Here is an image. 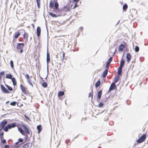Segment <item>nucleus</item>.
<instances>
[{"mask_svg": "<svg viewBox=\"0 0 148 148\" xmlns=\"http://www.w3.org/2000/svg\"><path fill=\"white\" fill-rule=\"evenodd\" d=\"M36 2L38 8H40V0H36Z\"/></svg>", "mask_w": 148, "mask_h": 148, "instance_id": "29", "label": "nucleus"}, {"mask_svg": "<svg viewBox=\"0 0 148 148\" xmlns=\"http://www.w3.org/2000/svg\"><path fill=\"white\" fill-rule=\"evenodd\" d=\"M79 0H73V3L71 4V6L73 5H74V6L73 8V9H74L77 6V3L78 2Z\"/></svg>", "mask_w": 148, "mask_h": 148, "instance_id": "13", "label": "nucleus"}, {"mask_svg": "<svg viewBox=\"0 0 148 148\" xmlns=\"http://www.w3.org/2000/svg\"><path fill=\"white\" fill-rule=\"evenodd\" d=\"M19 131L23 135H25V133L24 131H23L21 128L18 127V128Z\"/></svg>", "mask_w": 148, "mask_h": 148, "instance_id": "27", "label": "nucleus"}, {"mask_svg": "<svg viewBox=\"0 0 148 148\" xmlns=\"http://www.w3.org/2000/svg\"><path fill=\"white\" fill-rule=\"evenodd\" d=\"M116 85L115 84V83L113 82L112 83L110 86L109 91H111L116 89Z\"/></svg>", "mask_w": 148, "mask_h": 148, "instance_id": "9", "label": "nucleus"}, {"mask_svg": "<svg viewBox=\"0 0 148 148\" xmlns=\"http://www.w3.org/2000/svg\"><path fill=\"white\" fill-rule=\"evenodd\" d=\"M64 94V92L63 91H59L58 93V96L60 97L63 96Z\"/></svg>", "mask_w": 148, "mask_h": 148, "instance_id": "22", "label": "nucleus"}, {"mask_svg": "<svg viewBox=\"0 0 148 148\" xmlns=\"http://www.w3.org/2000/svg\"><path fill=\"white\" fill-rule=\"evenodd\" d=\"M16 126V125L14 123H12L10 125L8 124L3 129V130L6 132H7L8 131L9 129H11L12 128H14Z\"/></svg>", "mask_w": 148, "mask_h": 148, "instance_id": "2", "label": "nucleus"}, {"mask_svg": "<svg viewBox=\"0 0 148 148\" xmlns=\"http://www.w3.org/2000/svg\"><path fill=\"white\" fill-rule=\"evenodd\" d=\"M123 43V44H121L119 47L118 50L119 51H123L124 48L127 45L126 43L125 42H124Z\"/></svg>", "mask_w": 148, "mask_h": 148, "instance_id": "6", "label": "nucleus"}, {"mask_svg": "<svg viewBox=\"0 0 148 148\" xmlns=\"http://www.w3.org/2000/svg\"><path fill=\"white\" fill-rule=\"evenodd\" d=\"M1 140V142L3 143V144H5L6 143V141L5 139H2Z\"/></svg>", "mask_w": 148, "mask_h": 148, "instance_id": "44", "label": "nucleus"}, {"mask_svg": "<svg viewBox=\"0 0 148 148\" xmlns=\"http://www.w3.org/2000/svg\"><path fill=\"white\" fill-rule=\"evenodd\" d=\"M131 57V55L130 53H128L127 54L126 58L127 59V61L128 63H129L130 62V61Z\"/></svg>", "mask_w": 148, "mask_h": 148, "instance_id": "15", "label": "nucleus"}, {"mask_svg": "<svg viewBox=\"0 0 148 148\" xmlns=\"http://www.w3.org/2000/svg\"><path fill=\"white\" fill-rule=\"evenodd\" d=\"M23 142V140L21 138H19L18 140V142L16 143V144H18L19 142Z\"/></svg>", "mask_w": 148, "mask_h": 148, "instance_id": "39", "label": "nucleus"}, {"mask_svg": "<svg viewBox=\"0 0 148 148\" xmlns=\"http://www.w3.org/2000/svg\"><path fill=\"white\" fill-rule=\"evenodd\" d=\"M49 14L52 17L54 18H56L57 17V16L55 14H53V13L51 12H49Z\"/></svg>", "mask_w": 148, "mask_h": 148, "instance_id": "31", "label": "nucleus"}, {"mask_svg": "<svg viewBox=\"0 0 148 148\" xmlns=\"http://www.w3.org/2000/svg\"><path fill=\"white\" fill-rule=\"evenodd\" d=\"M3 135V132H2L0 133V139L1 140H2V139H4Z\"/></svg>", "mask_w": 148, "mask_h": 148, "instance_id": "34", "label": "nucleus"}, {"mask_svg": "<svg viewBox=\"0 0 148 148\" xmlns=\"http://www.w3.org/2000/svg\"><path fill=\"white\" fill-rule=\"evenodd\" d=\"M146 138V134H144L137 140V142L138 143H141L143 142L145 140Z\"/></svg>", "mask_w": 148, "mask_h": 148, "instance_id": "3", "label": "nucleus"}, {"mask_svg": "<svg viewBox=\"0 0 148 148\" xmlns=\"http://www.w3.org/2000/svg\"><path fill=\"white\" fill-rule=\"evenodd\" d=\"M4 148H9V146L8 145H5L4 147Z\"/></svg>", "mask_w": 148, "mask_h": 148, "instance_id": "46", "label": "nucleus"}, {"mask_svg": "<svg viewBox=\"0 0 148 148\" xmlns=\"http://www.w3.org/2000/svg\"><path fill=\"white\" fill-rule=\"evenodd\" d=\"M58 3L57 2L55 3L54 4V7L56 10H58Z\"/></svg>", "mask_w": 148, "mask_h": 148, "instance_id": "26", "label": "nucleus"}, {"mask_svg": "<svg viewBox=\"0 0 148 148\" xmlns=\"http://www.w3.org/2000/svg\"><path fill=\"white\" fill-rule=\"evenodd\" d=\"M54 5V2L52 0L50 1L49 4V7L50 8H53Z\"/></svg>", "mask_w": 148, "mask_h": 148, "instance_id": "28", "label": "nucleus"}, {"mask_svg": "<svg viewBox=\"0 0 148 148\" xmlns=\"http://www.w3.org/2000/svg\"><path fill=\"white\" fill-rule=\"evenodd\" d=\"M37 129L38 130V133L39 134L42 130V126L41 125H38L37 127Z\"/></svg>", "mask_w": 148, "mask_h": 148, "instance_id": "17", "label": "nucleus"}, {"mask_svg": "<svg viewBox=\"0 0 148 148\" xmlns=\"http://www.w3.org/2000/svg\"><path fill=\"white\" fill-rule=\"evenodd\" d=\"M122 68L119 67L118 68L117 72L118 75L120 76L121 74L122 71Z\"/></svg>", "mask_w": 148, "mask_h": 148, "instance_id": "21", "label": "nucleus"}, {"mask_svg": "<svg viewBox=\"0 0 148 148\" xmlns=\"http://www.w3.org/2000/svg\"><path fill=\"white\" fill-rule=\"evenodd\" d=\"M9 102V101H8L6 102V103H8Z\"/></svg>", "mask_w": 148, "mask_h": 148, "instance_id": "51", "label": "nucleus"}, {"mask_svg": "<svg viewBox=\"0 0 148 148\" xmlns=\"http://www.w3.org/2000/svg\"><path fill=\"white\" fill-rule=\"evenodd\" d=\"M31 146L32 145L30 143H27L23 145V148H31Z\"/></svg>", "mask_w": 148, "mask_h": 148, "instance_id": "16", "label": "nucleus"}, {"mask_svg": "<svg viewBox=\"0 0 148 148\" xmlns=\"http://www.w3.org/2000/svg\"><path fill=\"white\" fill-rule=\"evenodd\" d=\"M20 87L23 93L25 94H27L28 90L27 88L21 84H20Z\"/></svg>", "mask_w": 148, "mask_h": 148, "instance_id": "7", "label": "nucleus"}, {"mask_svg": "<svg viewBox=\"0 0 148 148\" xmlns=\"http://www.w3.org/2000/svg\"><path fill=\"white\" fill-rule=\"evenodd\" d=\"M112 60V58L110 57L109 59V60H108L107 63H108V64H110V62H111Z\"/></svg>", "mask_w": 148, "mask_h": 148, "instance_id": "40", "label": "nucleus"}, {"mask_svg": "<svg viewBox=\"0 0 148 148\" xmlns=\"http://www.w3.org/2000/svg\"><path fill=\"white\" fill-rule=\"evenodd\" d=\"M5 74V72L4 71H2L0 73V75H3Z\"/></svg>", "mask_w": 148, "mask_h": 148, "instance_id": "47", "label": "nucleus"}, {"mask_svg": "<svg viewBox=\"0 0 148 148\" xmlns=\"http://www.w3.org/2000/svg\"><path fill=\"white\" fill-rule=\"evenodd\" d=\"M102 94V90H100L97 93V97L99 99H100Z\"/></svg>", "mask_w": 148, "mask_h": 148, "instance_id": "18", "label": "nucleus"}, {"mask_svg": "<svg viewBox=\"0 0 148 148\" xmlns=\"http://www.w3.org/2000/svg\"><path fill=\"white\" fill-rule=\"evenodd\" d=\"M54 12H56V10H54Z\"/></svg>", "mask_w": 148, "mask_h": 148, "instance_id": "53", "label": "nucleus"}, {"mask_svg": "<svg viewBox=\"0 0 148 148\" xmlns=\"http://www.w3.org/2000/svg\"><path fill=\"white\" fill-rule=\"evenodd\" d=\"M62 54H63V58L62 59V61H63L64 59V58H65V53L64 52H63L62 53Z\"/></svg>", "mask_w": 148, "mask_h": 148, "instance_id": "42", "label": "nucleus"}, {"mask_svg": "<svg viewBox=\"0 0 148 148\" xmlns=\"http://www.w3.org/2000/svg\"><path fill=\"white\" fill-rule=\"evenodd\" d=\"M124 62H125L124 60L123 59H122L121 61L119 67L123 68V66L124 64Z\"/></svg>", "mask_w": 148, "mask_h": 148, "instance_id": "25", "label": "nucleus"}, {"mask_svg": "<svg viewBox=\"0 0 148 148\" xmlns=\"http://www.w3.org/2000/svg\"><path fill=\"white\" fill-rule=\"evenodd\" d=\"M35 79H36V78H35V77H34V79H35Z\"/></svg>", "mask_w": 148, "mask_h": 148, "instance_id": "54", "label": "nucleus"}, {"mask_svg": "<svg viewBox=\"0 0 148 148\" xmlns=\"http://www.w3.org/2000/svg\"><path fill=\"white\" fill-rule=\"evenodd\" d=\"M119 78V75H118L116 76L114 78V82L113 83H115L117 82L118 81Z\"/></svg>", "mask_w": 148, "mask_h": 148, "instance_id": "24", "label": "nucleus"}, {"mask_svg": "<svg viewBox=\"0 0 148 148\" xmlns=\"http://www.w3.org/2000/svg\"><path fill=\"white\" fill-rule=\"evenodd\" d=\"M11 80L13 83V85L14 86H15L17 84V82L15 78L14 77H13Z\"/></svg>", "mask_w": 148, "mask_h": 148, "instance_id": "23", "label": "nucleus"}, {"mask_svg": "<svg viewBox=\"0 0 148 148\" xmlns=\"http://www.w3.org/2000/svg\"><path fill=\"white\" fill-rule=\"evenodd\" d=\"M25 77L27 79V82L30 85L32 86H33V83L35 84V83L33 82H32L31 77H32V76L30 77L28 74H26L25 76Z\"/></svg>", "mask_w": 148, "mask_h": 148, "instance_id": "4", "label": "nucleus"}, {"mask_svg": "<svg viewBox=\"0 0 148 148\" xmlns=\"http://www.w3.org/2000/svg\"><path fill=\"white\" fill-rule=\"evenodd\" d=\"M17 106L19 107H21L22 106H23V104L21 103H20L18 102L17 103Z\"/></svg>", "mask_w": 148, "mask_h": 148, "instance_id": "41", "label": "nucleus"}, {"mask_svg": "<svg viewBox=\"0 0 148 148\" xmlns=\"http://www.w3.org/2000/svg\"><path fill=\"white\" fill-rule=\"evenodd\" d=\"M42 86L44 88L47 87V84L46 82H44L42 84Z\"/></svg>", "mask_w": 148, "mask_h": 148, "instance_id": "35", "label": "nucleus"}, {"mask_svg": "<svg viewBox=\"0 0 148 148\" xmlns=\"http://www.w3.org/2000/svg\"><path fill=\"white\" fill-rule=\"evenodd\" d=\"M24 46V44L23 43H18L16 45V49H20V53H22L23 51V50L22 48Z\"/></svg>", "mask_w": 148, "mask_h": 148, "instance_id": "5", "label": "nucleus"}, {"mask_svg": "<svg viewBox=\"0 0 148 148\" xmlns=\"http://www.w3.org/2000/svg\"><path fill=\"white\" fill-rule=\"evenodd\" d=\"M139 48L138 47V46H136L134 50L136 52H138L139 51Z\"/></svg>", "mask_w": 148, "mask_h": 148, "instance_id": "37", "label": "nucleus"}, {"mask_svg": "<svg viewBox=\"0 0 148 148\" xmlns=\"http://www.w3.org/2000/svg\"><path fill=\"white\" fill-rule=\"evenodd\" d=\"M109 64H108V63H107L106 65V67H109Z\"/></svg>", "mask_w": 148, "mask_h": 148, "instance_id": "49", "label": "nucleus"}, {"mask_svg": "<svg viewBox=\"0 0 148 148\" xmlns=\"http://www.w3.org/2000/svg\"><path fill=\"white\" fill-rule=\"evenodd\" d=\"M47 64L50 62V56L49 53L48 52L47 53Z\"/></svg>", "mask_w": 148, "mask_h": 148, "instance_id": "20", "label": "nucleus"}, {"mask_svg": "<svg viewBox=\"0 0 148 148\" xmlns=\"http://www.w3.org/2000/svg\"><path fill=\"white\" fill-rule=\"evenodd\" d=\"M5 86L7 88L8 90L6 89L4 86L2 84L0 85L1 90L3 92L5 93H10L9 91H12L13 89L12 88L8 85L5 84Z\"/></svg>", "mask_w": 148, "mask_h": 148, "instance_id": "1", "label": "nucleus"}, {"mask_svg": "<svg viewBox=\"0 0 148 148\" xmlns=\"http://www.w3.org/2000/svg\"><path fill=\"white\" fill-rule=\"evenodd\" d=\"M103 103H99V107H101L103 106Z\"/></svg>", "mask_w": 148, "mask_h": 148, "instance_id": "45", "label": "nucleus"}, {"mask_svg": "<svg viewBox=\"0 0 148 148\" xmlns=\"http://www.w3.org/2000/svg\"><path fill=\"white\" fill-rule=\"evenodd\" d=\"M23 38L25 41L28 40L29 34L25 32L23 35Z\"/></svg>", "mask_w": 148, "mask_h": 148, "instance_id": "12", "label": "nucleus"}, {"mask_svg": "<svg viewBox=\"0 0 148 148\" xmlns=\"http://www.w3.org/2000/svg\"><path fill=\"white\" fill-rule=\"evenodd\" d=\"M67 11H70V8H68V9H67Z\"/></svg>", "mask_w": 148, "mask_h": 148, "instance_id": "52", "label": "nucleus"}, {"mask_svg": "<svg viewBox=\"0 0 148 148\" xmlns=\"http://www.w3.org/2000/svg\"><path fill=\"white\" fill-rule=\"evenodd\" d=\"M10 64L11 65V67L12 69H13L14 68V65L13 62L12 60H11L10 61Z\"/></svg>", "mask_w": 148, "mask_h": 148, "instance_id": "36", "label": "nucleus"}, {"mask_svg": "<svg viewBox=\"0 0 148 148\" xmlns=\"http://www.w3.org/2000/svg\"><path fill=\"white\" fill-rule=\"evenodd\" d=\"M109 69V67H106V71H108V70Z\"/></svg>", "mask_w": 148, "mask_h": 148, "instance_id": "48", "label": "nucleus"}, {"mask_svg": "<svg viewBox=\"0 0 148 148\" xmlns=\"http://www.w3.org/2000/svg\"><path fill=\"white\" fill-rule=\"evenodd\" d=\"M21 126L23 127V128L26 133L27 134H30V131L26 125H25L24 124H21Z\"/></svg>", "mask_w": 148, "mask_h": 148, "instance_id": "10", "label": "nucleus"}, {"mask_svg": "<svg viewBox=\"0 0 148 148\" xmlns=\"http://www.w3.org/2000/svg\"><path fill=\"white\" fill-rule=\"evenodd\" d=\"M16 103V101H13L11 102L10 103V105L12 106H15Z\"/></svg>", "mask_w": 148, "mask_h": 148, "instance_id": "38", "label": "nucleus"}, {"mask_svg": "<svg viewBox=\"0 0 148 148\" xmlns=\"http://www.w3.org/2000/svg\"><path fill=\"white\" fill-rule=\"evenodd\" d=\"M32 26L34 28V25L33 24H32Z\"/></svg>", "mask_w": 148, "mask_h": 148, "instance_id": "50", "label": "nucleus"}, {"mask_svg": "<svg viewBox=\"0 0 148 148\" xmlns=\"http://www.w3.org/2000/svg\"><path fill=\"white\" fill-rule=\"evenodd\" d=\"M41 29L40 27H38L37 28V35L38 37H39L40 36L41 33Z\"/></svg>", "mask_w": 148, "mask_h": 148, "instance_id": "14", "label": "nucleus"}, {"mask_svg": "<svg viewBox=\"0 0 148 148\" xmlns=\"http://www.w3.org/2000/svg\"><path fill=\"white\" fill-rule=\"evenodd\" d=\"M20 33L19 32H16L13 35V38L15 39H17L20 36Z\"/></svg>", "mask_w": 148, "mask_h": 148, "instance_id": "11", "label": "nucleus"}, {"mask_svg": "<svg viewBox=\"0 0 148 148\" xmlns=\"http://www.w3.org/2000/svg\"><path fill=\"white\" fill-rule=\"evenodd\" d=\"M12 76L11 74H7L6 75V78H8L9 79H12Z\"/></svg>", "mask_w": 148, "mask_h": 148, "instance_id": "32", "label": "nucleus"}, {"mask_svg": "<svg viewBox=\"0 0 148 148\" xmlns=\"http://www.w3.org/2000/svg\"><path fill=\"white\" fill-rule=\"evenodd\" d=\"M128 8V6L126 4H124L123 7V9L124 11L126 12Z\"/></svg>", "mask_w": 148, "mask_h": 148, "instance_id": "19", "label": "nucleus"}, {"mask_svg": "<svg viewBox=\"0 0 148 148\" xmlns=\"http://www.w3.org/2000/svg\"><path fill=\"white\" fill-rule=\"evenodd\" d=\"M108 71L106 70L103 72V77H106L108 73Z\"/></svg>", "mask_w": 148, "mask_h": 148, "instance_id": "30", "label": "nucleus"}, {"mask_svg": "<svg viewBox=\"0 0 148 148\" xmlns=\"http://www.w3.org/2000/svg\"><path fill=\"white\" fill-rule=\"evenodd\" d=\"M100 84V80L98 81L95 84V86L96 88L99 86Z\"/></svg>", "mask_w": 148, "mask_h": 148, "instance_id": "33", "label": "nucleus"}, {"mask_svg": "<svg viewBox=\"0 0 148 148\" xmlns=\"http://www.w3.org/2000/svg\"><path fill=\"white\" fill-rule=\"evenodd\" d=\"M93 95L92 92H90L89 93V97H92V98Z\"/></svg>", "mask_w": 148, "mask_h": 148, "instance_id": "43", "label": "nucleus"}, {"mask_svg": "<svg viewBox=\"0 0 148 148\" xmlns=\"http://www.w3.org/2000/svg\"><path fill=\"white\" fill-rule=\"evenodd\" d=\"M7 121L6 120H4L0 124V131L4 128V126L7 124Z\"/></svg>", "mask_w": 148, "mask_h": 148, "instance_id": "8", "label": "nucleus"}]
</instances>
